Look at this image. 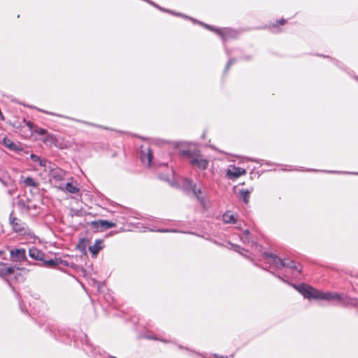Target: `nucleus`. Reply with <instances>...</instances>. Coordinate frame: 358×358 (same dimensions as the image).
<instances>
[{
    "label": "nucleus",
    "mask_w": 358,
    "mask_h": 358,
    "mask_svg": "<svg viewBox=\"0 0 358 358\" xmlns=\"http://www.w3.org/2000/svg\"><path fill=\"white\" fill-rule=\"evenodd\" d=\"M291 285L301 295H303L304 298L308 299L309 300L320 299L328 301H337L338 302H342L343 300V295L341 294L331 292H320L303 282L300 283L299 285Z\"/></svg>",
    "instance_id": "nucleus-1"
},
{
    "label": "nucleus",
    "mask_w": 358,
    "mask_h": 358,
    "mask_svg": "<svg viewBox=\"0 0 358 358\" xmlns=\"http://www.w3.org/2000/svg\"><path fill=\"white\" fill-rule=\"evenodd\" d=\"M226 52H227V54L228 55H230V52H229V50L228 49H227V48H226Z\"/></svg>",
    "instance_id": "nucleus-47"
},
{
    "label": "nucleus",
    "mask_w": 358,
    "mask_h": 358,
    "mask_svg": "<svg viewBox=\"0 0 358 358\" xmlns=\"http://www.w3.org/2000/svg\"><path fill=\"white\" fill-rule=\"evenodd\" d=\"M10 260L13 262H24L27 266H35L36 263L27 259L24 248H14L10 250Z\"/></svg>",
    "instance_id": "nucleus-5"
},
{
    "label": "nucleus",
    "mask_w": 358,
    "mask_h": 358,
    "mask_svg": "<svg viewBox=\"0 0 358 358\" xmlns=\"http://www.w3.org/2000/svg\"><path fill=\"white\" fill-rule=\"evenodd\" d=\"M3 143L6 148L10 149V150H13V151L22 150V148L21 145H18L15 144L12 140H10V138H8L7 137H5L3 139Z\"/></svg>",
    "instance_id": "nucleus-17"
},
{
    "label": "nucleus",
    "mask_w": 358,
    "mask_h": 358,
    "mask_svg": "<svg viewBox=\"0 0 358 358\" xmlns=\"http://www.w3.org/2000/svg\"><path fill=\"white\" fill-rule=\"evenodd\" d=\"M19 303H20V306H21V304H20V303H21V302H20V301H19ZM20 308H21V310H22V312H24V310H23V308H22V306H20Z\"/></svg>",
    "instance_id": "nucleus-49"
},
{
    "label": "nucleus",
    "mask_w": 358,
    "mask_h": 358,
    "mask_svg": "<svg viewBox=\"0 0 358 358\" xmlns=\"http://www.w3.org/2000/svg\"><path fill=\"white\" fill-rule=\"evenodd\" d=\"M145 155L146 156V157L148 159V164L150 165L152 159V154L151 149L150 148H147V152L145 154Z\"/></svg>",
    "instance_id": "nucleus-25"
},
{
    "label": "nucleus",
    "mask_w": 358,
    "mask_h": 358,
    "mask_svg": "<svg viewBox=\"0 0 358 358\" xmlns=\"http://www.w3.org/2000/svg\"><path fill=\"white\" fill-rule=\"evenodd\" d=\"M45 113V111H44ZM46 113H48V112H46ZM48 114H51L52 115H56V114H55L54 113H48ZM57 116H59V115H57Z\"/></svg>",
    "instance_id": "nucleus-46"
},
{
    "label": "nucleus",
    "mask_w": 358,
    "mask_h": 358,
    "mask_svg": "<svg viewBox=\"0 0 358 358\" xmlns=\"http://www.w3.org/2000/svg\"><path fill=\"white\" fill-rule=\"evenodd\" d=\"M24 182L26 185V186L33 187H37L39 185L38 182H36L33 178L30 176L27 177L24 179Z\"/></svg>",
    "instance_id": "nucleus-21"
},
{
    "label": "nucleus",
    "mask_w": 358,
    "mask_h": 358,
    "mask_svg": "<svg viewBox=\"0 0 358 358\" xmlns=\"http://www.w3.org/2000/svg\"><path fill=\"white\" fill-rule=\"evenodd\" d=\"M194 196L196 198L201 205L206 208V202L207 198L205 193H203L200 188H197L196 186L192 191L191 192Z\"/></svg>",
    "instance_id": "nucleus-15"
},
{
    "label": "nucleus",
    "mask_w": 358,
    "mask_h": 358,
    "mask_svg": "<svg viewBox=\"0 0 358 358\" xmlns=\"http://www.w3.org/2000/svg\"><path fill=\"white\" fill-rule=\"evenodd\" d=\"M331 61L334 62V64L335 65H336L337 66L341 68V69H343V66L341 64L340 62H338V60H336L334 59H331Z\"/></svg>",
    "instance_id": "nucleus-36"
},
{
    "label": "nucleus",
    "mask_w": 358,
    "mask_h": 358,
    "mask_svg": "<svg viewBox=\"0 0 358 358\" xmlns=\"http://www.w3.org/2000/svg\"><path fill=\"white\" fill-rule=\"evenodd\" d=\"M31 209H33V210H36L38 208L37 205H36V204L31 206Z\"/></svg>",
    "instance_id": "nucleus-43"
},
{
    "label": "nucleus",
    "mask_w": 358,
    "mask_h": 358,
    "mask_svg": "<svg viewBox=\"0 0 358 358\" xmlns=\"http://www.w3.org/2000/svg\"><path fill=\"white\" fill-rule=\"evenodd\" d=\"M13 213L12 212L9 216V222L10 224L12 227V229L15 232H22L24 229L23 224L21 222L20 220L13 216Z\"/></svg>",
    "instance_id": "nucleus-14"
},
{
    "label": "nucleus",
    "mask_w": 358,
    "mask_h": 358,
    "mask_svg": "<svg viewBox=\"0 0 358 358\" xmlns=\"http://www.w3.org/2000/svg\"><path fill=\"white\" fill-rule=\"evenodd\" d=\"M320 56L323 57H327V56L322 55H320Z\"/></svg>",
    "instance_id": "nucleus-53"
},
{
    "label": "nucleus",
    "mask_w": 358,
    "mask_h": 358,
    "mask_svg": "<svg viewBox=\"0 0 358 358\" xmlns=\"http://www.w3.org/2000/svg\"><path fill=\"white\" fill-rule=\"evenodd\" d=\"M246 171L243 168L237 167L235 165H231L227 171V177L230 180L238 178L242 175H244Z\"/></svg>",
    "instance_id": "nucleus-10"
},
{
    "label": "nucleus",
    "mask_w": 358,
    "mask_h": 358,
    "mask_svg": "<svg viewBox=\"0 0 358 358\" xmlns=\"http://www.w3.org/2000/svg\"><path fill=\"white\" fill-rule=\"evenodd\" d=\"M232 247H233L234 250L236 252H238L240 254L242 253L243 250H245V249L243 248H242V247H241L240 245H238L232 244Z\"/></svg>",
    "instance_id": "nucleus-29"
},
{
    "label": "nucleus",
    "mask_w": 358,
    "mask_h": 358,
    "mask_svg": "<svg viewBox=\"0 0 358 358\" xmlns=\"http://www.w3.org/2000/svg\"><path fill=\"white\" fill-rule=\"evenodd\" d=\"M196 185L195 183H193L192 180L189 178H185L182 182V187L184 190L187 193H189L192 191V189H194Z\"/></svg>",
    "instance_id": "nucleus-19"
},
{
    "label": "nucleus",
    "mask_w": 358,
    "mask_h": 358,
    "mask_svg": "<svg viewBox=\"0 0 358 358\" xmlns=\"http://www.w3.org/2000/svg\"><path fill=\"white\" fill-rule=\"evenodd\" d=\"M59 264H62V265L65 266H69V262L67 260L63 259L61 257H57V266L59 265Z\"/></svg>",
    "instance_id": "nucleus-28"
},
{
    "label": "nucleus",
    "mask_w": 358,
    "mask_h": 358,
    "mask_svg": "<svg viewBox=\"0 0 358 358\" xmlns=\"http://www.w3.org/2000/svg\"><path fill=\"white\" fill-rule=\"evenodd\" d=\"M143 155H144V154H143V151H142L141 157V159H142V160H143Z\"/></svg>",
    "instance_id": "nucleus-48"
},
{
    "label": "nucleus",
    "mask_w": 358,
    "mask_h": 358,
    "mask_svg": "<svg viewBox=\"0 0 358 358\" xmlns=\"http://www.w3.org/2000/svg\"><path fill=\"white\" fill-rule=\"evenodd\" d=\"M213 356L214 357H215V358H228V357H227V356L220 355H218V354H217V353H214V354H213Z\"/></svg>",
    "instance_id": "nucleus-38"
},
{
    "label": "nucleus",
    "mask_w": 358,
    "mask_h": 358,
    "mask_svg": "<svg viewBox=\"0 0 358 358\" xmlns=\"http://www.w3.org/2000/svg\"><path fill=\"white\" fill-rule=\"evenodd\" d=\"M19 204L20 205H22L27 211L30 210L31 209V206H29V205H25L24 202V201H19Z\"/></svg>",
    "instance_id": "nucleus-33"
},
{
    "label": "nucleus",
    "mask_w": 358,
    "mask_h": 358,
    "mask_svg": "<svg viewBox=\"0 0 358 358\" xmlns=\"http://www.w3.org/2000/svg\"><path fill=\"white\" fill-rule=\"evenodd\" d=\"M159 232H178L177 229H159L157 230Z\"/></svg>",
    "instance_id": "nucleus-32"
},
{
    "label": "nucleus",
    "mask_w": 358,
    "mask_h": 358,
    "mask_svg": "<svg viewBox=\"0 0 358 358\" xmlns=\"http://www.w3.org/2000/svg\"><path fill=\"white\" fill-rule=\"evenodd\" d=\"M103 241L102 239H96L94 245L89 247V250L92 253V256H96L99 251L103 248Z\"/></svg>",
    "instance_id": "nucleus-16"
},
{
    "label": "nucleus",
    "mask_w": 358,
    "mask_h": 358,
    "mask_svg": "<svg viewBox=\"0 0 358 358\" xmlns=\"http://www.w3.org/2000/svg\"><path fill=\"white\" fill-rule=\"evenodd\" d=\"M83 343V350L89 356L94 357V358H97L98 355L100 354L99 349L93 346L90 343L86 334H83V340H81Z\"/></svg>",
    "instance_id": "nucleus-7"
},
{
    "label": "nucleus",
    "mask_w": 358,
    "mask_h": 358,
    "mask_svg": "<svg viewBox=\"0 0 358 358\" xmlns=\"http://www.w3.org/2000/svg\"><path fill=\"white\" fill-rule=\"evenodd\" d=\"M55 140V138L53 135L49 134L48 133L45 135V138H43L44 143L50 142V143H52Z\"/></svg>",
    "instance_id": "nucleus-26"
},
{
    "label": "nucleus",
    "mask_w": 358,
    "mask_h": 358,
    "mask_svg": "<svg viewBox=\"0 0 358 358\" xmlns=\"http://www.w3.org/2000/svg\"><path fill=\"white\" fill-rule=\"evenodd\" d=\"M354 78L358 81V76H355Z\"/></svg>",
    "instance_id": "nucleus-51"
},
{
    "label": "nucleus",
    "mask_w": 358,
    "mask_h": 358,
    "mask_svg": "<svg viewBox=\"0 0 358 358\" xmlns=\"http://www.w3.org/2000/svg\"><path fill=\"white\" fill-rule=\"evenodd\" d=\"M306 171H314V172L322 171V172H326V173H342V172L335 171H322V170H317V169H308Z\"/></svg>",
    "instance_id": "nucleus-27"
},
{
    "label": "nucleus",
    "mask_w": 358,
    "mask_h": 358,
    "mask_svg": "<svg viewBox=\"0 0 358 358\" xmlns=\"http://www.w3.org/2000/svg\"><path fill=\"white\" fill-rule=\"evenodd\" d=\"M205 136H206V134L203 133V135H202V138H205Z\"/></svg>",
    "instance_id": "nucleus-52"
},
{
    "label": "nucleus",
    "mask_w": 358,
    "mask_h": 358,
    "mask_svg": "<svg viewBox=\"0 0 358 358\" xmlns=\"http://www.w3.org/2000/svg\"><path fill=\"white\" fill-rule=\"evenodd\" d=\"M84 124H88V125H91V126H93V127H100L99 125H97L96 124H93V123H90V122H83Z\"/></svg>",
    "instance_id": "nucleus-40"
},
{
    "label": "nucleus",
    "mask_w": 358,
    "mask_h": 358,
    "mask_svg": "<svg viewBox=\"0 0 358 358\" xmlns=\"http://www.w3.org/2000/svg\"><path fill=\"white\" fill-rule=\"evenodd\" d=\"M286 22V20L283 18H281L280 20L276 21V23L275 24H273V27L275 28V27H278V26L279 24H284Z\"/></svg>",
    "instance_id": "nucleus-31"
},
{
    "label": "nucleus",
    "mask_w": 358,
    "mask_h": 358,
    "mask_svg": "<svg viewBox=\"0 0 358 358\" xmlns=\"http://www.w3.org/2000/svg\"><path fill=\"white\" fill-rule=\"evenodd\" d=\"M146 338H148V339H152V340H154V341H158L159 339V337H157V336H147Z\"/></svg>",
    "instance_id": "nucleus-37"
},
{
    "label": "nucleus",
    "mask_w": 358,
    "mask_h": 358,
    "mask_svg": "<svg viewBox=\"0 0 358 358\" xmlns=\"http://www.w3.org/2000/svg\"><path fill=\"white\" fill-rule=\"evenodd\" d=\"M2 253H3V252H2V251H0V255H1Z\"/></svg>",
    "instance_id": "nucleus-54"
},
{
    "label": "nucleus",
    "mask_w": 358,
    "mask_h": 358,
    "mask_svg": "<svg viewBox=\"0 0 358 358\" xmlns=\"http://www.w3.org/2000/svg\"><path fill=\"white\" fill-rule=\"evenodd\" d=\"M195 22H197V20L194 21ZM200 24L205 27L207 29H209L210 31H214L217 35H219L221 38L222 39L223 42L227 41L229 38H236L238 36V32L233 29L231 28H223L220 29L217 27H214L211 25L205 24L203 22H198Z\"/></svg>",
    "instance_id": "nucleus-4"
},
{
    "label": "nucleus",
    "mask_w": 358,
    "mask_h": 358,
    "mask_svg": "<svg viewBox=\"0 0 358 358\" xmlns=\"http://www.w3.org/2000/svg\"><path fill=\"white\" fill-rule=\"evenodd\" d=\"M6 280L8 282V283L9 286H10V287H12V289H14V287H12V285H11L10 282L7 279H6Z\"/></svg>",
    "instance_id": "nucleus-44"
},
{
    "label": "nucleus",
    "mask_w": 358,
    "mask_h": 358,
    "mask_svg": "<svg viewBox=\"0 0 358 358\" xmlns=\"http://www.w3.org/2000/svg\"><path fill=\"white\" fill-rule=\"evenodd\" d=\"M253 191L252 188L250 189H242L239 190L238 196L239 198L243 201L244 203L248 204L251 192Z\"/></svg>",
    "instance_id": "nucleus-18"
},
{
    "label": "nucleus",
    "mask_w": 358,
    "mask_h": 358,
    "mask_svg": "<svg viewBox=\"0 0 358 358\" xmlns=\"http://www.w3.org/2000/svg\"><path fill=\"white\" fill-rule=\"evenodd\" d=\"M178 348H179V349H182V350L185 349L187 350H189V349L187 348H185L181 345H178Z\"/></svg>",
    "instance_id": "nucleus-42"
},
{
    "label": "nucleus",
    "mask_w": 358,
    "mask_h": 358,
    "mask_svg": "<svg viewBox=\"0 0 358 358\" xmlns=\"http://www.w3.org/2000/svg\"><path fill=\"white\" fill-rule=\"evenodd\" d=\"M250 234V231L248 229H246L245 231V234L248 235Z\"/></svg>",
    "instance_id": "nucleus-45"
},
{
    "label": "nucleus",
    "mask_w": 358,
    "mask_h": 358,
    "mask_svg": "<svg viewBox=\"0 0 358 358\" xmlns=\"http://www.w3.org/2000/svg\"><path fill=\"white\" fill-rule=\"evenodd\" d=\"M34 132L36 134H38V135H46L48 134V131L45 129L41 128V127H35L34 129Z\"/></svg>",
    "instance_id": "nucleus-24"
},
{
    "label": "nucleus",
    "mask_w": 358,
    "mask_h": 358,
    "mask_svg": "<svg viewBox=\"0 0 358 358\" xmlns=\"http://www.w3.org/2000/svg\"><path fill=\"white\" fill-rule=\"evenodd\" d=\"M91 226L96 231H103L104 229H110L116 226L115 222L106 220H99L91 222Z\"/></svg>",
    "instance_id": "nucleus-9"
},
{
    "label": "nucleus",
    "mask_w": 358,
    "mask_h": 358,
    "mask_svg": "<svg viewBox=\"0 0 358 358\" xmlns=\"http://www.w3.org/2000/svg\"><path fill=\"white\" fill-rule=\"evenodd\" d=\"M45 331H48L55 339L62 342H65L70 337V335H67L66 331L64 329H59L55 324L48 325Z\"/></svg>",
    "instance_id": "nucleus-6"
},
{
    "label": "nucleus",
    "mask_w": 358,
    "mask_h": 358,
    "mask_svg": "<svg viewBox=\"0 0 358 358\" xmlns=\"http://www.w3.org/2000/svg\"><path fill=\"white\" fill-rule=\"evenodd\" d=\"M52 178L57 179V176L56 175H52Z\"/></svg>",
    "instance_id": "nucleus-50"
},
{
    "label": "nucleus",
    "mask_w": 358,
    "mask_h": 358,
    "mask_svg": "<svg viewBox=\"0 0 358 358\" xmlns=\"http://www.w3.org/2000/svg\"><path fill=\"white\" fill-rule=\"evenodd\" d=\"M355 174H357V175H358V173H356Z\"/></svg>",
    "instance_id": "nucleus-55"
},
{
    "label": "nucleus",
    "mask_w": 358,
    "mask_h": 358,
    "mask_svg": "<svg viewBox=\"0 0 358 358\" xmlns=\"http://www.w3.org/2000/svg\"><path fill=\"white\" fill-rule=\"evenodd\" d=\"M30 159L35 163H37L41 167H43L45 171H47L48 169L52 170L51 163L48 162L45 159H42L41 157L31 153L30 155Z\"/></svg>",
    "instance_id": "nucleus-11"
},
{
    "label": "nucleus",
    "mask_w": 358,
    "mask_h": 358,
    "mask_svg": "<svg viewBox=\"0 0 358 358\" xmlns=\"http://www.w3.org/2000/svg\"><path fill=\"white\" fill-rule=\"evenodd\" d=\"M270 273H271L272 275H273L274 276H275L276 278H278V279H280V280L285 282H287V281H286L285 279H283L280 275H279L278 274H276L273 271H269Z\"/></svg>",
    "instance_id": "nucleus-34"
},
{
    "label": "nucleus",
    "mask_w": 358,
    "mask_h": 358,
    "mask_svg": "<svg viewBox=\"0 0 358 358\" xmlns=\"http://www.w3.org/2000/svg\"><path fill=\"white\" fill-rule=\"evenodd\" d=\"M36 263V264L35 266H45L47 268H53L57 266V257H55L54 258H48V256L45 254L42 262Z\"/></svg>",
    "instance_id": "nucleus-12"
},
{
    "label": "nucleus",
    "mask_w": 358,
    "mask_h": 358,
    "mask_svg": "<svg viewBox=\"0 0 358 358\" xmlns=\"http://www.w3.org/2000/svg\"><path fill=\"white\" fill-rule=\"evenodd\" d=\"M252 59V57L250 55H246L241 58V59H245V60H251Z\"/></svg>",
    "instance_id": "nucleus-39"
},
{
    "label": "nucleus",
    "mask_w": 358,
    "mask_h": 358,
    "mask_svg": "<svg viewBox=\"0 0 358 358\" xmlns=\"http://www.w3.org/2000/svg\"><path fill=\"white\" fill-rule=\"evenodd\" d=\"M15 270H21L23 272L30 271V269L26 268H19L11 265L7 266L6 264L0 262V277L4 278L7 275L13 274Z\"/></svg>",
    "instance_id": "nucleus-8"
},
{
    "label": "nucleus",
    "mask_w": 358,
    "mask_h": 358,
    "mask_svg": "<svg viewBox=\"0 0 358 358\" xmlns=\"http://www.w3.org/2000/svg\"><path fill=\"white\" fill-rule=\"evenodd\" d=\"M73 215H76V216H80L81 215V212L80 210H75L74 213H73Z\"/></svg>",
    "instance_id": "nucleus-41"
},
{
    "label": "nucleus",
    "mask_w": 358,
    "mask_h": 358,
    "mask_svg": "<svg viewBox=\"0 0 358 358\" xmlns=\"http://www.w3.org/2000/svg\"><path fill=\"white\" fill-rule=\"evenodd\" d=\"M236 62V59H234V58H229L227 63V65L225 66V69H224V73L226 74L228 71L229 70L231 66L234 64L235 62Z\"/></svg>",
    "instance_id": "nucleus-23"
},
{
    "label": "nucleus",
    "mask_w": 358,
    "mask_h": 358,
    "mask_svg": "<svg viewBox=\"0 0 358 358\" xmlns=\"http://www.w3.org/2000/svg\"><path fill=\"white\" fill-rule=\"evenodd\" d=\"M44 255L45 253L36 247H31L29 249V257L37 262H41L44 258Z\"/></svg>",
    "instance_id": "nucleus-13"
},
{
    "label": "nucleus",
    "mask_w": 358,
    "mask_h": 358,
    "mask_svg": "<svg viewBox=\"0 0 358 358\" xmlns=\"http://www.w3.org/2000/svg\"><path fill=\"white\" fill-rule=\"evenodd\" d=\"M158 341H159L162 343H169L172 342L171 340H169V339H166L164 338H159Z\"/></svg>",
    "instance_id": "nucleus-35"
},
{
    "label": "nucleus",
    "mask_w": 358,
    "mask_h": 358,
    "mask_svg": "<svg viewBox=\"0 0 358 358\" xmlns=\"http://www.w3.org/2000/svg\"><path fill=\"white\" fill-rule=\"evenodd\" d=\"M180 154L183 157H188L189 159V163L192 166H195L202 171L207 169L208 160L203 157L199 150H182L180 151Z\"/></svg>",
    "instance_id": "nucleus-3"
},
{
    "label": "nucleus",
    "mask_w": 358,
    "mask_h": 358,
    "mask_svg": "<svg viewBox=\"0 0 358 358\" xmlns=\"http://www.w3.org/2000/svg\"><path fill=\"white\" fill-rule=\"evenodd\" d=\"M259 260L264 261L268 264H272L276 268H289L296 270L299 273L302 272V266L299 263L296 264L294 261L289 258L282 259L273 252H262Z\"/></svg>",
    "instance_id": "nucleus-2"
},
{
    "label": "nucleus",
    "mask_w": 358,
    "mask_h": 358,
    "mask_svg": "<svg viewBox=\"0 0 358 358\" xmlns=\"http://www.w3.org/2000/svg\"><path fill=\"white\" fill-rule=\"evenodd\" d=\"M222 220L225 223L236 224L237 222V220L235 218V215L231 214L229 211H227L223 214Z\"/></svg>",
    "instance_id": "nucleus-20"
},
{
    "label": "nucleus",
    "mask_w": 358,
    "mask_h": 358,
    "mask_svg": "<svg viewBox=\"0 0 358 358\" xmlns=\"http://www.w3.org/2000/svg\"><path fill=\"white\" fill-rule=\"evenodd\" d=\"M65 189L71 194H76L79 192V188L75 186L71 182H67L65 186Z\"/></svg>",
    "instance_id": "nucleus-22"
},
{
    "label": "nucleus",
    "mask_w": 358,
    "mask_h": 358,
    "mask_svg": "<svg viewBox=\"0 0 358 358\" xmlns=\"http://www.w3.org/2000/svg\"><path fill=\"white\" fill-rule=\"evenodd\" d=\"M27 126L29 128V129L31 131V132H34V129H35V127H37L31 121L27 122Z\"/></svg>",
    "instance_id": "nucleus-30"
}]
</instances>
